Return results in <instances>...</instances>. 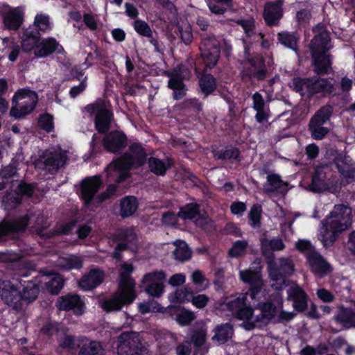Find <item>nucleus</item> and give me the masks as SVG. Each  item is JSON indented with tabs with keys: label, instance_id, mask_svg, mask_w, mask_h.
<instances>
[{
	"label": "nucleus",
	"instance_id": "obj_1",
	"mask_svg": "<svg viewBox=\"0 0 355 355\" xmlns=\"http://www.w3.org/2000/svg\"><path fill=\"white\" fill-rule=\"evenodd\" d=\"M257 309L259 313L256 314L252 309V317L246 322L247 330L263 327L271 322H288L295 316L294 312L283 310V299L279 293L272 294L265 302H259Z\"/></svg>",
	"mask_w": 355,
	"mask_h": 355
},
{
	"label": "nucleus",
	"instance_id": "obj_2",
	"mask_svg": "<svg viewBox=\"0 0 355 355\" xmlns=\"http://www.w3.org/2000/svg\"><path fill=\"white\" fill-rule=\"evenodd\" d=\"M134 268L124 263L119 268V288L110 297L99 302V306L106 312L119 311L124 305L131 304L136 297L135 282L130 277Z\"/></svg>",
	"mask_w": 355,
	"mask_h": 355
},
{
	"label": "nucleus",
	"instance_id": "obj_3",
	"mask_svg": "<svg viewBox=\"0 0 355 355\" xmlns=\"http://www.w3.org/2000/svg\"><path fill=\"white\" fill-rule=\"evenodd\" d=\"M351 225V209L344 205H336L322 221L318 239L324 247H329L336 241L338 234L347 230Z\"/></svg>",
	"mask_w": 355,
	"mask_h": 355
},
{
	"label": "nucleus",
	"instance_id": "obj_4",
	"mask_svg": "<svg viewBox=\"0 0 355 355\" xmlns=\"http://www.w3.org/2000/svg\"><path fill=\"white\" fill-rule=\"evenodd\" d=\"M313 31L315 36L311 40L309 48L314 71L317 74H328L332 70L330 55L327 54L331 47L329 33L321 25H318Z\"/></svg>",
	"mask_w": 355,
	"mask_h": 355
},
{
	"label": "nucleus",
	"instance_id": "obj_5",
	"mask_svg": "<svg viewBox=\"0 0 355 355\" xmlns=\"http://www.w3.org/2000/svg\"><path fill=\"white\" fill-rule=\"evenodd\" d=\"M146 153L141 145L135 144L129 147L128 151L120 159L113 162L107 168L108 175L118 182L128 177V171L132 166L144 163Z\"/></svg>",
	"mask_w": 355,
	"mask_h": 355
},
{
	"label": "nucleus",
	"instance_id": "obj_6",
	"mask_svg": "<svg viewBox=\"0 0 355 355\" xmlns=\"http://www.w3.org/2000/svg\"><path fill=\"white\" fill-rule=\"evenodd\" d=\"M248 293H241L237 296H231L225 299L220 304L222 310L227 309L238 320L242 321V327L247 330L246 322L250 319L252 308L248 305Z\"/></svg>",
	"mask_w": 355,
	"mask_h": 355
},
{
	"label": "nucleus",
	"instance_id": "obj_7",
	"mask_svg": "<svg viewBox=\"0 0 355 355\" xmlns=\"http://www.w3.org/2000/svg\"><path fill=\"white\" fill-rule=\"evenodd\" d=\"M38 98L37 94L31 90L21 89L13 97V106L10 114L15 119L21 118L34 109Z\"/></svg>",
	"mask_w": 355,
	"mask_h": 355
},
{
	"label": "nucleus",
	"instance_id": "obj_8",
	"mask_svg": "<svg viewBox=\"0 0 355 355\" xmlns=\"http://www.w3.org/2000/svg\"><path fill=\"white\" fill-rule=\"evenodd\" d=\"M38 98L37 94L31 90L21 89L13 97V106L10 114L15 119L21 118L34 109Z\"/></svg>",
	"mask_w": 355,
	"mask_h": 355
},
{
	"label": "nucleus",
	"instance_id": "obj_9",
	"mask_svg": "<svg viewBox=\"0 0 355 355\" xmlns=\"http://www.w3.org/2000/svg\"><path fill=\"white\" fill-rule=\"evenodd\" d=\"M326 167L320 166L315 168L312 177L311 184L307 189L315 192L320 193L329 191L332 193L338 192L341 189V184L336 177H327Z\"/></svg>",
	"mask_w": 355,
	"mask_h": 355
},
{
	"label": "nucleus",
	"instance_id": "obj_10",
	"mask_svg": "<svg viewBox=\"0 0 355 355\" xmlns=\"http://www.w3.org/2000/svg\"><path fill=\"white\" fill-rule=\"evenodd\" d=\"M294 270V263L290 258H281L277 261H268L269 275L276 282L272 286L275 290L282 289L285 284L284 276L292 274Z\"/></svg>",
	"mask_w": 355,
	"mask_h": 355
},
{
	"label": "nucleus",
	"instance_id": "obj_11",
	"mask_svg": "<svg viewBox=\"0 0 355 355\" xmlns=\"http://www.w3.org/2000/svg\"><path fill=\"white\" fill-rule=\"evenodd\" d=\"M21 282L0 279V297L8 306L15 310L21 309Z\"/></svg>",
	"mask_w": 355,
	"mask_h": 355
},
{
	"label": "nucleus",
	"instance_id": "obj_12",
	"mask_svg": "<svg viewBox=\"0 0 355 355\" xmlns=\"http://www.w3.org/2000/svg\"><path fill=\"white\" fill-rule=\"evenodd\" d=\"M239 278L241 281L250 286V291L248 294L251 300H259L261 297H263V281L261 275L258 270L251 268L240 270Z\"/></svg>",
	"mask_w": 355,
	"mask_h": 355
},
{
	"label": "nucleus",
	"instance_id": "obj_13",
	"mask_svg": "<svg viewBox=\"0 0 355 355\" xmlns=\"http://www.w3.org/2000/svg\"><path fill=\"white\" fill-rule=\"evenodd\" d=\"M142 346L139 335L135 332H126L118 338V355H140Z\"/></svg>",
	"mask_w": 355,
	"mask_h": 355
},
{
	"label": "nucleus",
	"instance_id": "obj_14",
	"mask_svg": "<svg viewBox=\"0 0 355 355\" xmlns=\"http://www.w3.org/2000/svg\"><path fill=\"white\" fill-rule=\"evenodd\" d=\"M245 53L246 55L245 65L242 71L243 76L250 79L263 80L266 77V70L262 56L255 55L250 58L249 53L246 50Z\"/></svg>",
	"mask_w": 355,
	"mask_h": 355
},
{
	"label": "nucleus",
	"instance_id": "obj_15",
	"mask_svg": "<svg viewBox=\"0 0 355 355\" xmlns=\"http://www.w3.org/2000/svg\"><path fill=\"white\" fill-rule=\"evenodd\" d=\"M86 110L95 115V126L98 132H107L110 125L112 114L107 110L101 101L87 105Z\"/></svg>",
	"mask_w": 355,
	"mask_h": 355
},
{
	"label": "nucleus",
	"instance_id": "obj_16",
	"mask_svg": "<svg viewBox=\"0 0 355 355\" xmlns=\"http://www.w3.org/2000/svg\"><path fill=\"white\" fill-rule=\"evenodd\" d=\"M202 57L207 67L215 66L220 57V44L214 37L204 38L200 46Z\"/></svg>",
	"mask_w": 355,
	"mask_h": 355
},
{
	"label": "nucleus",
	"instance_id": "obj_17",
	"mask_svg": "<svg viewBox=\"0 0 355 355\" xmlns=\"http://www.w3.org/2000/svg\"><path fill=\"white\" fill-rule=\"evenodd\" d=\"M67 160V152L60 148L46 150L40 157V163L45 170L52 171L62 166Z\"/></svg>",
	"mask_w": 355,
	"mask_h": 355
},
{
	"label": "nucleus",
	"instance_id": "obj_18",
	"mask_svg": "<svg viewBox=\"0 0 355 355\" xmlns=\"http://www.w3.org/2000/svg\"><path fill=\"white\" fill-rule=\"evenodd\" d=\"M3 23L9 30L18 29L24 21V10L21 7L11 8L3 6L2 12Z\"/></svg>",
	"mask_w": 355,
	"mask_h": 355
},
{
	"label": "nucleus",
	"instance_id": "obj_19",
	"mask_svg": "<svg viewBox=\"0 0 355 355\" xmlns=\"http://www.w3.org/2000/svg\"><path fill=\"white\" fill-rule=\"evenodd\" d=\"M18 191H12L4 197L2 205L5 209L15 208L21 202V196H31L33 192V188L31 184H19L17 187Z\"/></svg>",
	"mask_w": 355,
	"mask_h": 355
},
{
	"label": "nucleus",
	"instance_id": "obj_20",
	"mask_svg": "<svg viewBox=\"0 0 355 355\" xmlns=\"http://www.w3.org/2000/svg\"><path fill=\"white\" fill-rule=\"evenodd\" d=\"M57 307L60 310H72L76 314L81 315L85 311V304L77 295H67L58 298Z\"/></svg>",
	"mask_w": 355,
	"mask_h": 355
},
{
	"label": "nucleus",
	"instance_id": "obj_21",
	"mask_svg": "<svg viewBox=\"0 0 355 355\" xmlns=\"http://www.w3.org/2000/svg\"><path fill=\"white\" fill-rule=\"evenodd\" d=\"M63 51L62 46L55 38L47 37L39 42L34 54L37 58H45L53 53H60Z\"/></svg>",
	"mask_w": 355,
	"mask_h": 355
},
{
	"label": "nucleus",
	"instance_id": "obj_22",
	"mask_svg": "<svg viewBox=\"0 0 355 355\" xmlns=\"http://www.w3.org/2000/svg\"><path fill=\"white\" fill-rule=\"evenodd\" d=\"M126 144L125 135L119 131L110 132L104 137L103 141L104 148L111 153L119 152L126 146Z\"/></svg>",
	"mask_w": 355,
	"mask_h": 355
},
{
	"label": "nucleus",
	"instance_id": "obj_23",
	"mask_svg": "<svg viewBox=\"0 0 355 355\" xmlns=\"http://www.w3.org/2000/svg\"><path fill=\"white\" fill-rule=\"evenodd\" d=\"M334 164L343 178H355V162L349 156L340 154L334 159Z\"/></svg>",
	"mask_w": 355,
	"mask_h": 355
},
{
	"label": "nucleus",
	"instance_id": "obj_24",
	"mask_svg": "<svg viewBox=\"0 0 355 355\" xmlns=\"http://www.w3.org/2000/svg\"><path fill=\"white\" fill-rule=\"evenodd\" d=\"M105 276L103 270L98 268H92L80 279L78 285L85 291L92 290L102 284Z\"/></svg>",
	"mask_w": 355,
	"mask_h": 355
},
{
	"label": "nucleus",
	"instance_id": "obj_25",
	"mask_svg": "<svg viewBox=\"0 0 355 355\" xmlns=\"http://www.w3.org/2000/svg\"><path fill=\"white\" fill-rule=\"evenodd\" d=\"M306 263L312 272L319 277H324L331 271L330 265L318 252L309 255Z\"/></svg>",
	"mask_w": 355,
	"mask_h": 355
},
{
	"label": "nucleus",
	"instance_id": "obj_26",
	"mask_svg": "<svg viewBox=\"0 0 355 355\" xmlns=\"http://www.w3.org/2000/svg\"><path fill=\"white\" fill-rule=\"evenodd\" d=\"M288 298L293 301V307L297 311H303L307 307V296L302 288L292 284L287 289Z\"/></svg>",
	"mask_w": 355,
	"mask_h": 355
},
{
	"label": "nucleus",
	"instance_id": "obj_27",
	"mask_svg": "<svg viewBox=\"0 0 355 355\" xmlns=\"http://www.w3.org/2000/svg\"><path fill=\"white\" fill-rule=\"evenodd\" d=\"M101 184V181L97 177L89 178L83 181L81 184V198L85 205H88L93 199Z\"/></svg>",
	"mask_w": 355,
	"mask_h": 355
},
{
	"label": "nucleus",
	"instance_id": "obj_28",
	"mask_svg": "<svg viewBox=\"0 0 355 355\" xmlns=\"http://www.w3.org/2000/svg\"><path fill=\"white\" fill-rule=\"evenodd\" d=\"M282 1L266 4L263 17L268 25L272 26L276 24L277 21L282 17Z\"/></svg>",
	"mask_w": 355,
	"mask_h": 355
},
{
	"label": "nucleus",
	"instance_id": "obj_29",
	"mask_svg": "<svg viewBox=\"0 0 355 355\" xmlns=\"http://www.w3.org/2000/svg\"><path fill=\"white\" fill-rule=\"evenodd\" d=\"M28 220L27 216L16 221L3 220L0 223V236L24 230L28 225Z\"/></svg>",
	"mask_w": 355,
	"mask_h": 355
},
{
	"label": "nucleus",
	"instance_id": "obj_30",
	"mask_svg": "<svg viewBox=\"0 0 355 355\" xmlns=\"http://www.w3.org/2000/svg\"><path fill=\"white\" fill-rule=\"evenodd\" d=\"M178 216L182 219L192 220L198 225L203 226L206 219L200 215L196 204H189L182 207Z\"/></svg>",
	"mask_w": 355,
	"mask_h": 355
},
{
	"label": "nucleus",
	"instance_id": "obj_31",
	"mask_svg": "<svg viewBox=\"0 0 355 355\" xmlns=\"http://www.w3.org/2000/svg\"><path fill=\"white\" fill-rule=\"evenodd\" d=\"M244 31L247 38L250 42H259L263 40V35L261 33H257L256 31L255 19L253 17H249L247 18H242L237 21Z\"/></svg>",
	"mask_w": 355,
	"mask_h": 355
},
{
	"label": "nucleus",
	"instance_id": "obj_32",
	"mask_svg": "<svg viewBox=\"0 0 355 355\" xmlns=\"http://www.w3.org/2000/svg\"><path fill=\"white\" fill-rule=\"evenodd\" d=\"M42 282L45 289L51 294H58L64 285V279L58 274L44 275Z\"/></svg>",
	"mask_w": 355,
	"mask_h": 355
},
{
	"label": "nucleus",
	"instance_id": "obj_33",
	"mask_svg": "<svg viewBox=\"0 0 355 355\" xmlns=\"http://www.w3.org/2000/svg\"><path fill=\"white\" fill-rule=\"evenodd\" d=\"M265 190L268 193L278 191L286 193L287 191V184L282 181L279 175L270 174L267 177V182L264 186Z\"/></svg>",
	"mask_w": 355,
	"mask_h": 355
},
{
	"label": "nucleus",
	"instance_id": "obj_34",
	"mask_svg": "<svg viewBox=\"0 0 355 355\" xmlns=\"http://www.w3.org/2000/svg\"><path fill=\"white\" fill-rule=\"evenodd\" d=\"M148 165L150 170L156 175H163L166 171L171 167L172 162L170 159H159L156 157L149 159Z\"/></svg>",
	"mask_w": 355,
	"mask_h": 355
},
{
	"label": "nucleus",
	"instance_id": "obj_35",
	"mask_svg": "<svg viewBox=\"0 0 355 355\" xmlns=\"http://www.w3.org/2000/svg\"><path fill=\"white\" fill-rule=\"evenodd\" d=\"M214 332L212 340L218 345H221L232 338L233 329L229 324H224L217 326L214 329Z\"/></svg>",
	"mask_w": 355,
	"mask_h": 355
},
{
	"label": "nucleus",
	"instance_id": "obj_36",
	"mask_svg": "<svg viewBox=\"0 0 355 355\" xmlns=\"http://www.w3.org/2000/svg\"><path fill=\"white\" fill-rule=\"evenodd\" d=\"M292 87L302 96L313 95V79L295 78L293 80Z\"/></svg>",
	"mask_w": 355,
	"mask_h": 355
},
{
	"label": "nucleus",
	"instance_id": "obj_37",
	"mask_svg": "<svg viewBox=\"0 0 355 355\" xmlns=\"http://www.w3.org/2000/svg\"><path fill=\"white\" fill-rule=\"evenodd\" d=\"M120 214L122 217L132 216L138 208V202L133 196H126L123 198L120 203Z\"/></svg>",
	"mask_w": 355,
	"mask_h": 355
},
{
	"label": "nucleus",
	"instance_id": "obj_38",
	"mask_svg": "<svg viewBox=\"0 0 355 355\" xmlns=\"http://www.w3.org/2000/svg\"><path fill=\"white\" fill-rule=\"evenodd\" d=\"M336 321L345 329L355 327V312L351 309H340L336 316Z\"/></svg>",
	"mask_w": 355,
	"mask_h": 355
},
{
	"label": "nucleus",
	"instance_id": "obj_39",
	"mask_svg": "<svg viewBox=\"0 0 355 355\" xmlns=\"http://www.w3.org/2000/svg\"><path fill=\"white\" fill-rule=\"evenodd\" d=\"M336 90L332 79L318 78L313 80V94L322 93L331 94Z\"/></svg>",
	"mask_w": 355,
	"mask_h": 355
},
{
	"label": "nucleus",
	"instance_id": "obj_40",
	"mask_svg": "<svg viewBox=\"0 0 355 355\" xmlns=\"http://www.w3.org/2000/svg\"><path fill=\"white\" fill-rule=\"evenodd\" d=\"M21 287L23 290L21 302L24 300L31 302L37 298L40 289L35 283L31 281L24 282V284L21 283Z\"/></svg>",
	"mask_w": 355,
	"mask_h": 355
},
{
	"label": "nucleus",
	"instance_id": "obj_41",
	"mask_svg": "<svg viewBox=\"0 0 355 355\" xmlns=\"http://www.w3.org/2000/svg\"><path fill=\"white\" fill-rule=\"evenodd\" d=\"M58 265L64 270L78 269L82 267L83 261L79 257L69 255L60 258Z\"/></svg>",
	"mask_w": 355,
	"mask_h": 355
},
{
	"label": "nucleus",
	"instance_id": "obj_42",
	"mask_svg": "<svg viewBox=\"0 0 355 355\" xmlns=\"http://www.w3.org/2000/svg\"><path fill=\"white\" fill-rule=\"evenodd\" d=\"M174 244L176 248L173 252V254L176 260L184 261L191 258V251L184 241H176Z\"/></svg>",
	"mask_w": 355,
	"mask_h": 355
},
{
	"label": "nucleus",
	"instance_id": "obj_43",
	"mask_svg": "<svg viewBox=\"0 0 355 355\" xmlns=\"http://www.w3.org/2000/svg\"><path fill=\"white\" fill-rule=\"evenodd\" d=\"M168 84V87L174 91L175 99H181L186 95L187 89L182 80L173 76L169 79Z\"/></svg>",
	"mask_w": 355,
	"mask_h": 355
},
{
	"label": "nucleus",
	"instance_id": "obj_44",
	"mask_svg": "<svg viewBox=\"0 0 355 355\" xmlns=\"http://www.w3.org/2000/svg\"><path fill=\"white\" fill-rule=\"evenodd\" d=\"M39 43V37L37 33L33 34L32 31L26 30L24 34L21 44L24 51H35L36 46Z\"/></svg>",
	"mask_w": 355,
	"mask_h": 355
},
{
	"label": "nucleus",
	"instance_id": "obj_45",
	"mask_svg": "<svg viewBox=\"0 0 355 355\" xmlns=\"http://www.w3.org/2000/svg\"><path fill=\"white\" fill-rule=\"evenodd\" d=\"M333 114V107L326 105L320 107L311 118L310 121L316 123L324 124L329 121Z\"/></svg>",
	"mask_w": 355,
	"mask_h": 355
},
{
	"label": "nucleus",
	"instance_id": "obj_46",
	"mask_svg": "<svg viewBox=\"0 0 355 355\" xmlns=\"http://www.w3.org/2000/svg\"><path fill=\"white\" fill-rule=\"evenodd\" d=\"M324 124L316 123L315 121H310L309 123V129L311 137L315 140H321L324 139L329 133V128L323 126Z\"/></svg>",
	"mask_w": 355,
	"mask_h": 355
},
{
	"label": "nucleus",
	"instance_id": "obj_47",
	"mask_svg": "<svg viewBox=\"0 0 355 355\" xmlns=\"http://www.w3.org/2000/svg\"><path fill=\"white\" fill-rule=\"evenodd\" d=\"M193 293L187 287L177 289L174 293L168 295V299L173 303H182L189 301Z\"/></svg>",
	"mask_w": 355,
	"mask_h": 355
},
{
	"label": "nucleus",
	"instance_id": "obj_48",
	"mask_svg": "<svg viewBox=\"0 0 355 355\" xmlns=\"http://www.w3.org/2000/svg\"><path fill=\"white\" fill-rule=\"evenodd\" d=\"M279 42L284 46L296 51L298 38L295 35L289 33H281L278 34Z\"/></svg>",
	"mask_w": 355,
	"mask_h": 355
},
{
	"label": "nucleus",
	"instance_id": "obj_49",
	"mask_svg": "<svg viewBox=\"0 0 355 355\" xmlns=\"http://www.w3.org/2000/svg\"><path fill=\"white\" fill-rule=\"evenodd\" d=\"M166 274L163 271H154L146 274L143 277L141 282L146 284H164Z\"/></svg>",
	"mask_w": 355,
	"mask_h": 355
},
{
	"label": "nucleus",
	"instance_id": "obj_50",
	"mask_svg": "<svg viewBox=\"0 0 355 355\" xmlns=\"http://www.w3.org/2000/svg\"><path fill=\"white\" fill-rule=\"evenodd\" d=\"M248 246V241L245 240L237 241L233 243L232 248L229 250L228 254L235 258L243 256L245 253Z\"/></svg>",
	"mask_w": 355,
	"mask_h": 355
},
{
	"label": "nucleus",
	"instance_id": "obj_51",
	"mask_svg": "<svg viewBox=\"0 0 355 355\" xmlns=\"http://www.w3.org/2000/svg\"><path fill=\"white\" fill-rule=\"evenodd\" d=\"M196 318L195 313L193 311L184 309H180L176 314V321L181 326L189 325Z\"/></svg>",
	"mask_w": 355,
	"mask_h": 355
},
{
	"label": "nucleus",
	"instance_id": "obj_52",
	"mask_svg": "<svg viewBox=\"0 0 355 355\" xmlns=\"http://www.w3.org/2000/svg\"><path fill=\"white\" fill-rule=\"evenodd\" d=\"M295 246L299 252L305 256L306 259L309 258V255H312L317 252L313 245L308 240L300 239L295 243Z\"/></svg>",
	"mask_w": 355,
	"mask_h": 355
},
{
	"label": "nucleus",
	"instance_id": "obj_53",
	"mask_svg": "<svg viewBox=\"0 0 355 355\" xmlns=\"http://www.w3.org/2000/svg\"><path fill=\"white\" fill-rule=\"evenodd\" d=\"M200 86L202 91L206 94L211 93L216 88L214 78L210 74L204 75L200 80Z\"/></svg>",
	"mask_w": 355,
	"mask_h": 355
},
{
	"label": "nucleus",
	"instance_id": "obj_54",
	"mask_svg": "<svg viewBox=\"0 0 355 355\" xmlns=\"http://www.w3.org/2000/svg\"><path fill=\"white\" fill-rule=\"evenodd\" d=\"M35 25L42 31H48L51 29L49 17L45 14H37L35 17Z\"/></svg>",
	"mask_w": 355,
	"mask_h": 355
},
{
	"label": "nucleus",
	"instance_id": "obj_55",
	"mask_svg": "<svg viewBox=\"0 0 355 355\" xmlns=\"http://www.w3.org/2000/svg\"><path fill=\"white\" fill-rule=\"evenodd\" d=\"M101 345L96 341H92L88 345H85L81 349L82 354L87 355H99L103 352Z\"/></svg>",
	"mask_w": 355,
	"mask_h": 355
},
{
	"label": "nucleus",
	"instance_id": "obj_56",
	"mask_svg": "<svg viewBox=\"0 0 355 355\" xmlns=\"http://www.w3.org/2000/svg\"><path fill=\"white\" fill-rule=\"evenodd\" d=\"M135 30L139 35L148 37H151L152 31L147 23L141 20H136L134 22Z\"/></svg>",
	"mask_w": 355,
	"mask_h": 355
},
{
	"label": "nucleus",
	"instance_id": "obj_57",
	"mask_svg": "<svg viewBox=\"0 0 355 355\" xmlns=\"http://www.w3.org/2000/svg\"><path fill=\"white\" fill-rule=\"evenodd\" d=\"M261 213V207L259 205H254L249 213V219L252 227H258L259 225Z\"/></svg>",
	"mask_w": 355,
	"mask_h": 355
},
{
	"label": "nucleus",
	"instance_id": "obj_58",
	"mask_svg": "<svg viewBox=\"0 0 355 355\" xmlns=\"http://www.w3.org/2000/svg\"><path fill=\"white\" fill-rule=\"evenodd\" d=\"M121 239L128 244H134L137 240V234L134 228H128L121 230Z\"/></svg>",
	"mask_w": 355,
	"mask_h": 355
},
{
	"label": "nucleus",
	"instance_id": "obj_59",
	"mask_svg": "<svg viewBox=\"0 0 355 355\" xmlns=\"http://www.w3.org/2000/svg\"><path fill=\"white\" fill-rule=\"evenodd\" d=\"M191 280L196 286L200 287L199 290L200 291L205 289L208 286L207 283L205 284V282H207V279L202 273L198 270L193 272L191 275Z\"/></svg>",
	"mask_w": 355,
	"mask_h": 355
},
{
	"label": "nucleus",
	"instance_id": "obj_60",
	"mask_svg": "<svg viewBox=\"0 0 355 355\" xmlns=\"http://www.w3.org/2000/svg\"><path fill=\"white\" fill-rule=\"evenodd\" d=\"M164 291V284L162 283L157 284H147L146 288V293L153 297H160Z\"/></svg>",
	"mask_w": 355,
	"mask_h": 355
},
{
	"label": "nucleus",
	"instance_id": "obj_61",
	"mask_svg": "<svg viewBox=\"0 0 355 355\" xmlns=\"http://www.w3.org/2000/svg\"><path fill=\"white\" fill-rule=\"evenodd\" d=\"M261 245L263 248L268 245L272 250H282L284 248V244L279 238H274L270 241H262Z\"/></svg>",
	"mask_w": 355,
	"mask_h": 355
},
{
	"label": "nucleus",
	"instance_id": "obj_62",
	"mask_svg": "<svg viewBox=\"0 0 355 355\" xmlns=\"http://www.w3.org/2000/svg\"><path fill=\"white\" fill-rule=\"evenodd\" d=\"M39 124L42 129L51 131L53 128V116L48 114L42 115L39 119Z\"/></svg>",
	"mask_w": 355,
	"mask_h": 355
},
{
	"label": "nucleus",
	"instance_id": "obj_63",
	"mask_svg": "<svg viewBox=\"0 0 355 355\" xmlns=\"http://www.w3.org/2000/svg\"><path fill=\"white\" fill-rule=\"evenodd\" d=\"M180 37L185 44H189L193 40L191 28L189 25L180 27Z\"/></svg>",
	"mask_w": 355,
	"mask_h": 355
},
{
	"label": "nucleus",
	"instance_id": "obj_64",
	"mask_svg": "<svg viewBox=\"0 0 355 355\" xmlns=\"http://www.w3.org/2000/svg\"><path fill=\"white\" fill-rule=\"evenodd\" d=\"M191 300L193 305L198 309L204 308L209 301L208 297L203 294L192 296Z\"/></svg>",
	"mask_w": 355,
	"mask_h": 355
}]
</instances>
